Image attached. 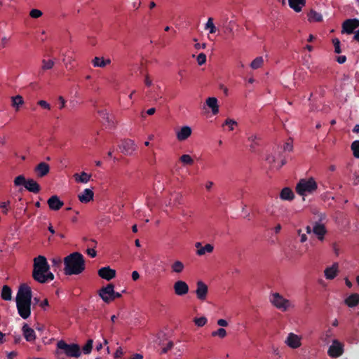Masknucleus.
<instances>
[{
	"label": "nucleus",
	"instance_id": "nucleus-16",
	"mask_svg": "<svg viewBox=\"0 0 359 359\" xmlns=\"http://www.w3.org/2000/svg\"><path fill=\"white\" fill-rule=\"evenodd\" d=\"M312 232L317 236L319 241H323L327 230L323 224L316 222L313 226Z\"/></svg>",
	"mask_w": 359,
	"mask_h": 359
},
{
	"label": "nucleus",
	"instance_id": "nucleus-28",
	"mask_svg": "<svg viewBox=\"0 0 359 359\" xmlns=\"http://www.w3.org/2000/svg\"><path fill=\"white\" fill-rule=\"evenodd\" d=\"M280 198L283 201H292L294 198V195L290 188L285 187L280 193Z\"/></svg>",
	"mask_w": 359,
	"mask_h": 359
},
{
	"label": "nucleus",
	"instance_id": "nucleus-10",
	"mask_svg": "<svg viewBox=\"0 0 359 359\" xmlns=\"http://www.w3.org/2000/svg\"><path fill=\"white\" fill-rule=\"evenodd\" d=\"M114 290V285L108 284L99 290V296L104 302L109 304L113 301Z\"/></svg>",
	"mask_w": 359,
	"mask_h": 359
},
{
	"label": "nucleus",
	"instance_id": "nucleus-50",
	"mask_svg": "<svg viewBox=\"0 0 359 359\" xmlns=\"http://www.w3.org/2000/svg\"><path fill=\"white\" fill-rule=\"evenodd\" d=\"M332 43L334 46V52L336 53H340L341 52L340 48V41L337 38H334L332 39Z\"/></svg>",
	"mask_w": 359,
	"mask_h": 359
},
{
	"label": "nucleus",
	"instance_id": "nucleus-56",
	"mask_svg": "<svg viewBox=\"0 0 359 359\" xmlns=\"http://www.w3.org/2000/svg\"><path fill=\"white\" fill-rule=\"evenodd\" d=\"M217 323L219 326L223 327H226L229 325L228 322L225 319H222V318L217 320Z\"/></svg>",
	"mask_w": 359,
	"mask_h": 359
},
{
	"label": "nucleus",
	"instance_id": "nucleus-57",
	"mask_svg": "<svg viewBox=\"0 0 359 359\" xmlns=\"http://www.w3.org/2000/svg\"><path fill=\"white\" fill-rule=\"evenodd\" d=\"M58 102L60 103L59 109H63L65 107V104H66L65 100L62 96H60L58 97Z\"/></svg>",
	"mask_w": 359,
	"mask_h": 359
},
{
	"label": "nucleus",
	"instance_id": "nucleus-40",
	"mask_svg": "<svg viewBox=\"0 0 359 359\" xmlns=\"http://www.w3.org/2000/svg\"><path fill=\"white\" fill-rule=\"evenodd\" d=\"M227 335L226 330L223 327L219 328L218 330L212 332L211 336L213 337H218L220 339H224Z\"/></svg>",
	"mask_w": 359,
	"mask_h": 359
},
{
	"label": "nucleus",
	"instance_id": "nucleus-15",
	"mask_svg": "<svg viewBox=\"0 0 359 359\" xmlns=\"http://www.w3.org/2000/svg\"><path fill=\"white\" fill-rule=\"evenodd\" d=\"M191 127L184 126L176 131V137L180 142L184 141L191 136Z\"/></svg>",
	"mask_w": 359,
	"mask_h": 359
},
{
	"label": "nucleus",
	"instance_id": "nucleus-44",
	"mask_svg": "<svg viewBox=\"0 0 359 359\" xmlns=\"http://www.w3.org/2000/svg\"><path fill=\"white\" fill-rule=\"evenodd\" d=\"M259 140V137L256 134H251L248 137V141L250 142V148L255 149V146L257 144V141Z\"/></svg>",
	"mask_w": 359,
	"mask_h": 359
},
{
	"label": "nucleus",
	"instance_id": "nucleus-58",
	"mask_svg": "<svg viewBox=\"0 0 359 359\" xmlns=\"http://www.w3.org/2000/svg\"><path fill=\"white\" fill-rule=\"evenodd\" d=\"M271 349H272V353L275 355H276V356H278L279 358L281 357L280 351V350H279V348L278 347L273 346L271 347Z\"/></svg>",
	"mask_w": 359,
	"mask_h": 359
},
{
	"label": "nucleus",
	"instance_id": "nucleus-51",
	"mask_svg": "<svg viewBox=\"0 0 359 359\" xmlns=\"http://www.w3.org/2000/svg\"><path fill=\"white\" fill-rule=\"evenodd\" d=\"M37 104L43 109H45L47 110H50V109H51L50 104L46 100H39L37 102Z\"/></svg>",
	"mask_w": 359,
	"mask_h": 359
},
{
	"label": "nucleus",
	"instance_id": "nucleus-64",
	"mask_svg": "<svg viewBox=\"0 0 359 359\" xmlns=\"http://www.w3.org/2000/svg\"><path fill=\"white\" fill-rule=\"evenodd\" d=\"M130 359H143V355L140 353H135L130 356Z\"/></svg>",
	"mask_w": 359,
	"mask_h": 359
},
{
	"label": "nucleus",
	"instance_id": "nucleus-29",
	"mask_svg": "<svg viewBox=\"0 0 359 359\" xmlns=\"http://www.w3.org/2000/svg\"><path fill=\"white\" fill-rule=\"evenodd\" d=\"M184 264L180 260L174 261L170 265L171 272L174 273H181L184 270Z\"/></svg>",
	"mask_w": 359,
	"mask_h": 359
},
{
	"label": "nucleus",
	"instance_id": "nucleus-47",
	"mask_svg": "<svg viewBox=\"0 0 359 359\" xmlns=\"http://www.w3.org/2000/svg\"><path fill=\"white\" fill-rule=\"evenodd\" d=\"M42 15H43V12L36 8L32 9L29 11V16L34 19L39 18L40 17L42 16Z\"/></svg>",
	"mask_w": 359,
	"mask_h": 359
},
{
	"label": "nucleus",
	"instance_id": "nucleus-24",
	"mask_svg": "<svg viewBox=\"0 0 359 359\" xmlns=\"http://www.w3.org/2000/svg\"><path fill=\"white\" fill-rule=\"evenodd\" d=\"M91 174H88L86 172H81V173H75L74 178L77 183L86 184L91 179Z\"/></svg>",
	"mask_w": 359,
	"mask_h": 359
},
{
	"label": "nucleus",
	"instance_id": "nucleus-34",
	"mask_svg": "<svg viewBox=\"0 0 359 359\" xmlns=\"http://www.w3.org/2000/svg\"><path fill=\"white\" fill-rule=\"evenodd\" d=\"M1 298L5 301H11L12 299V290L8 285H4L1 294Z\"/></svg>",
	"mask_w": 359,
	"mask_h": 359
},
{
	"label": "nucleus",
	"instance_id": "nucleus-19",
	"mask_svg": "<svg viewBox=\"0 0 359 359\" xmlns=\"http://www.w3.org/2000/svg\"><path fill=\"white\" fill-rule=\"evenodd\" d=\"M205 105L210 109L213 115H217L219 113V104L218 100L215 97H209L205 100Z\"/></svg>",
	"mask_w": 359,
	"mask_h": 359
},
{
	"label": "nucleus",
	"instance_id": "nucleus-49",
	"mask_svg": "<svg viewBox=\"0 0 359 359\" xmlns=\"http://www.w3.org/2000/svg\"><path fill=\"white\" fill-rule=\"evenodd\" d=\"M196 61L198 65L201 66L206 62V55L205 53H200L197 57Z\"/></svg>",
	"mask_w": 359,
	"mask_h": 359
},
{
	"label": "nucleus",
	"instance_id": "nucleus-45",
	"mask_svg": "<svg viewBox=\"0 0 359 359\" xmlns=\"http://www.w3.org/2000/svg\"><path fill=\"white\" fill-rule=\"evenodd\" d=\"M351 149L354 156L359 158V140H355L351 144Z\"/></svg>",
	"mask_w": 359,
	"mask_h": 359
},
{
	"label": "nucleus",
	"instance_id": "nucleus-33",
	"mask_svg": "<svg viewBox=\"0 0 359 359\" xmlns=\"http://www.w3.org/2000/svg\"><path fill=\"white\" fill-rule=\"evenodd\" d=\"M12 107L15 111H18L20 107L24 104V100L21 95H15L11 97Z\"/></svg>",
	"mask_w": 359,
	"mask_h": 359
},
{
	"label": "nucleus",
	"instance_id": "nucleus-17",
	"mask_svg": "<svg viewBox=\"0 0 359 359\" xmlns=\"http://www.w3.org/2000/svg\"><path fill=\"white\" fill-rule=\"evenodd\" d=\"M98 275L104 280H110L116 276V271L109 266H104L98 270Z\"/></svg>",
	"mask_w": 359,
	"mask_h": 359
},
{
	"label": "nucleus",
	"instance_id": "nucleus-5",
	"mask_svg": "<svg viewBox=\"0 0 359 359\" xmlns=\"http://www.w3.org/2000/svg\"><path fill=\"white\" fill-rule=\"evenodd\" d=\"M270 303L278 310L286 312L294 309L295 305L290 299L285 298L278 292H273L269 296Z\"/></svg>",
	"mask_w": 359,
	"mask_h": 359
},
{
	"label": "nucleus",
	"instance_id": "nucleus-13",
	"mask_svg": "<svg viewBox=\"0 0 359 359\" xmlns=\"http://www.w3.org/2000/svg\"><path fill=\"white\" fill-rule=\"evenodd\" d=\"M359 27V20L357 19L346 20L342 25L343 32L352 34Z\"/></svg>",
	"mask_w": 359,
	"mask_h": 359
},
{
	"label": "nucleus",
	"instance_id": "nucleus-54",
	"mask_svg": "<svg viewBox=\"0 0 359 359\" xmlns=\"http://www.w3.org/2000/svg\"><path fill=\"white\" fill-rule=\"evenodd\" d=\"M65 66L67 68L69 65H71L72 62L74 61V58L72 56H65L63 59Z\"/></svg>",
	"mask_w": 359,
	"mask_h": 359
},
{
	"label": "nucleus",
	"instance_id": "nucleus-14",
	"mask_svg": "<svg viewBox=\"0 0 359 359\" xmlns=\"http://www.w3.org/2000/svg\"><path fill=\"white\" fill-rule=\"evenodd\" d=\"M328 355L330 357L337 358L343 353V346L341 343L334 341L328 349Z\"/></svg>",
	"mask_w": 359,
	"mask_h": 359
},
{
	"label": "nucleus",
	"instance_id": "nucleus-52",
	"mask_svg": "<svg viewBox=\"0 0 359 359\" xmlns=\"http://www.w3.org/2000/svg\"><path fill=\"white\" fill-rule=\"evenodd\" d=\"M297 233H298L299 236L300 237V242L301 243H304V242H306L307 241L306 233H303L301 229H298L297 230Z\"/></svg>",
	"mask_w": 359,
	"mask_h": 359
},
{
	"label": "nucleus",
	"instance_id": "nucleus-62",
	"mask_svg": "<svg viewBox=\"0 0 359 359\" xmlns=\"http://www.w3.org/2000/svg\"><path fill=\"white\" fill-rule=\"evenodd\" d=\"M17 355H18V353L16 351H11V352L8 353L7 358H8V359H13Z\"/></svg>",
	"mask_w": 359,
	"mask_h": 359
},
{
	"label": "nucleus",
	"instance_id": "nucleus-20",
	"mask_svg": "<svg viewBox=\"0 0 359 359\" xmlns=\"http://www.w3.org/2000/svg\"><path fill=\"white\" fill-rule=\"evenodd\" d=\"M94 193L90 189H85L78 195V198L83 203H88L93 199Z\"/></svg>",
	"mask_w": 359,
	"mask_h": 359
},
{
	"label": "nucleus",
	"instance_id": "nucleus-25",
	"mask_svg": "<svg viewBox=\"0 0 359 359\" xmlns=\"http://www.w3.org/2000/svg\"><path fill=\"white\" fill-rule=\"evenodd\" d=\"M111 63L110 59H104V57H95L92 60V65L94 67L104 68Z\"/></svg>",
	"mask_w": 359,
	"mask_h": 359
},
{
	"label": "nucleus",
	"instance_id": "nucleus-35",
	"mask_svg": "<svg viewBox=\"0 0 359 359\" xmlns=\"http://www.w3.org/2000/svg\"><path fill=\"white\" fill-rule=\"evenodd\" d=\"M100 116L104 121L105 123L107 124L108 126H113L114 121L109 115V114L106 110H101L98 111Z\"/></svg>",
	"mask_w": 359,
	"mask_h": 359
},
{
	"label": "nucleus",
	"instance_id": "nucleus-11",
	"mask_svg": "<svg viewBox=\"0 0 359 359\" xmlns=\"http://www.w3.org/2000/svg\"><path fill=\"white\" fill-rule=\"evenodd\" d=\"M208 287L203 281H198L196 283V294L201 301H205L207 298Z\"/></svg>",
	"mask_w": 359,
	"mask_h": 359
},
{
	"label": "nucleus",
	"instance_id": "nucleus-32",
	"mask_svg": "<svg viewBox=\"0 0 359 359\" xmlns=\"http://www.w3.org/2000/svg\"><path fill=\"white\" fill-rule=\"evenodd\" d=\"M308 20L311 22H321L323 20V15L320 13L311 10L308 13Z\"/></svg>",
	"mask_w": 359,
	"mask_h": 359
},
{
	"label": "nucleus",
	"instance_id": "nucleus-43",
	"mask_svg": "<svg viewBox=\"0 0 359 359\" xmlns=\"http://www.w3.org/2000/svg\"><path fill=\"white\" fill-rule=\"evenodd\" d=\"M238 123L237 122L231 118H226L223 123L224 126H226L229 127V130L232 131L234 130L235 127L237 126Z\"/></svg>",
	"mask_w": 359,
	"mask_h": 359
},
{
	"label": "nucleus",
	"instance_id": "nucleus-12",
	"mask_svg": "<svg viewBox=\"0 0 359 359\" xmlns=\"http://www.w3.org/2000/svg\"><path fill=\"white\" fill-rule=\"evenodd\" d=\"M175 293L178 296H183L188 293L189 286L185 281L177 280L173 285Z\"/></svg>",
	"mask_w": 359,
	"mask_h": 359
},
{
	"label": "nucleus",
	"instance_id": "nucleus-63",
	"mask_svg": "<svg viewBox=\"0 0 359 359\" xmlns=\"http://www.w3.org/2000/svg\"><path fill=\"white\" fill-rule=\"evenodd\" d=\"M132 278L133 280H137L140 278V274L137 271H134L132 272Z\"/></svg>",
	"mask_w": 359,
	"mask_h": 359
},
{
	"label": "nucleus",
	"instance_id": "nucleus-38",
	"mask_svg": "<svg viewBox=\"0 0 359 359\" xmlns=\"http://www.w3.org/2000/svg\"><path fill=\"white\" fill-rule=\"evenodd\" d=\"M183 165H192L194 163V158L189 154H183L180 158Z\"/></svg>",
	"mask_w": 359,
	"mask_h": 359
},
{
	"label": "nucleus",
	"instance_id": "nucleus-18",
	"mask_svg": "<svg viewBox=\"0 0 359 359\" xmlns=\"http://www.w3.org/2000/svg\"><path fill=\"white\" fill-rule=\"evenodd\" d=\"M47 203L49 208L54 211L59 210L64 205L63 201H61L60 198L56 195L50 197L47 201Z\"/></svg>",
	"mask_w": 359,
	"mask_h": 359
},
{
	"label": "nucleus",
	"instance_id": "nucleus-21",
	"mask_svg": "<svg viewBox=\"0 0 359 359\" xmlns=\"http://www.w3.org/2000/svg\"><path fill=\"white\" fill-rule=\"evenodd\" d=\"M22 334L26 341L32 342L36 339V334L34 330L31 328L27 324H25L22 328Z\"/></svg>",
	"mask_w": 359,
	"mask_h": 359
},
{
	"label": "nucleus",
	"instance_id": "nucleus-2",
	"mask_svg": "<svg viewBox=\"0 0 359 359\" xmlns=\"http://www.w3.org/2000/svg\"><path fill=\"white\" fill-rule=\"evenodd\" d=\"M32 276L40 283H45L54 279L55 276L50 271V266L44 256L39 255L34 259Z\"/></svg>",
	"mask_w": 359,
	"mask_h": 359
},
{
	"label": "nucleus",
	"instance_id": "nucleus-46",
	"mask_svg": "<svg viewBox=\"0 0 359 359\" xmlns=\"http://www.w3.org/2000/svg\"><path fill=\"white\" fill-rule=\"evenodd\" d=\"M194 322L198 327H203L207 323L208 320L205 317L202 316L200 318H195L194 319Z\"/></svg>",
	"mask_w": 359,
	"mask_h": 359
},
{
	"label": "nucleus",
	"instance_id": "nucleus-6",
	"mask_svg": "<svg viewBox=\"0 0 359 359\" xmlns=\"http://www.w3.org/2000/svg\"><path fill=\"white\" fill-rule=\"evenodd\" d=\"M317 188V183L313 178L302 179L296 186V191L299 195L304 196L313 193Z\"/></svg>",
	"mask_w": 359,
	"mask_h": 359
},
{
	"label": "nucleus",
	"instance_id": "nucleus-61",
	"mask_svg": "<svg viewBox=\"0 0 359 359\" xmlns=\"http://www.w3.org/2000/svg\"><path fill=\"white\" fill-rule=\"evenodd\" d=\"M48 305L49 304L47 299H45L40 303V306L44 310H46V307H48Z\"/></svg>",
	"mask_w": 359,
	"mask_h": 359
},
{
	"label": "nucleus",
	"instance_id": "nucleus-31",
	"mask_svg": "<svg viewBox=\"0 0 359 359\" xmlns=\"http://www.w3.org/2000/svg\"><path fill=\"white\" fill-rule=\"evenodd\" d=\"M213 250H214L213 245H212L210 243H208V244L205 245L204 246H202V248H200V250H196V254L198 256H203L205 254L212 253L213 252Z\"/></svg>",
	"mask_w": 359,
	"mask_h": 359
},
{
	"label": "nucleus",
	"instance_id": "nucleus-27",
	"mask_svg": "<svg viewBox=\"0 0 359 359\" xmlns=\"http://www.w3.org/2000/svg\"><path fill=\"white\" fill-rule=\"evenodd\" d=\"M25 189L30 192L36 194L40 191V186L33 179H28L25 185Z\"/></svg>",
	"mask_w": 359,
	"mask_h": 359
},
{
	"label": "nucleus",
	"instance_id": "nucleus-36",
	"mask_svg": "<svg viewBox=\"0 0 359 359\" xmlns=\"http://www.w3.org/2000/svg\"><path fill=\"white\" fill-rule=\"evenodd\" d=\"M264 65V58L262 56L255 57L250 63V68L255 70L261 68Z\"/></svg>",
	"mask_w": 359,
	"mask_h": 359
},
{
	"label": "nucleus",
	"instance_id": "nucleus-60",
	"mask_svg": "<svg viewBox=\"0 0 359 359\" xmlns=\"http://www.w3.org/2000/svg\"><path fill=\"white\" fill-rule=\"evenodd\" d=\"M9 41V39L6 36H3L1 39V48H5L8 43Z\"/></svg>",
	"mask_w": 359,
	"mask_h": 359
},
{
	"label": "nucleus",
	"instance_id": "nucleus-41",
	"mask_svg": "<svg viewBox=\"0 0 359 359\" xmlns=\"http://www.w3.org/2000/svg\"><path fill=\"white\" fill-rule=\"evenodd\" d=\"M27 180L25 179V176L22 175L17 176L14 179V185L15 187L24 186L25 187Z\"/></svg>",
	"mask_w": 359,
	"mask_h": 359
},
{
	"label": "nucleus",
	"instance_id": "nucleus-8",
	"mask_svg": "<svg viewBox=\"0 0 359 359\" xmlns=\"http://www.w3.org/2000/svg\"><path fill=\"white\" fill-rule=\"evenodd\" d=\"M267 162L276 169H280L286 162L280 151H274L266 157Z\"/></svg>",
	"mask_w": 359,
	"mask_h": 359
},
{
	"label": "nucleus",
	"instance_id": "nucleus-3",
	"mask_svg": "<svg viewBox=\"0 0 359 359\" xmlns=\"http://www.w3.org/2000/svg\"><path fill=\"white\" fill-rule=\"evenodd\" d=\"M64 273L67 276L79 275L86 269L83 256L78 252H72L64 259Z\"/></svg>",
	"mask_w": 359,
	"mask_h": 359
},
{
	"label": "nucleus",
	"instance_id": "nucleus-53",
	"mask_svg": "<svg viewBox=\"0 0 359 359\" xmlns=\"http://www.w3.org/2000/svg\"><path fill=\"white\" fill-rule=\"evenodd\" d=\"M53 266H59L61 263L62 260L60 257H54L51 259Z\"/></svg>",
	"mask_w": 359,
	"mask_h": 359
},
{
	"label": "nucleus",
	"instance_id": "nucleus-4",
	"mask_svg": "<svg viewBox=\"0 0 359 359\" xmlns=\"http://www.w3.org/2000/svg\"><path fill=\"white\" fill-rule=\"evenodd\" d=\"M81 355V349L78 344H67L63 340L57 341L55 351L57 359H65V355L71 358H79Z\"/></svg>",
	"mask_w": 359,
	"mask_h": 359
},
{
	"label": "nucleus",
	"instance_id": "nucleus-9",
	"mask_svg": "<svg viewBox=\"0 0 359 359\" xmlns=\"http://www.w3.org/2000/svg\"><path fill=\"white\" fill-rule=\"evenodd\" d=\"M121 151L126 155L133 154L137 149V145L133 140L125 139L118 146Z\"/></svg>",
	"mask_w": 359,
	"mask_h": 359
},
{
	"label": "nucleus",
	"instance_id": "nucleus-39",
	"mask_svg": "<svg viewBox=\"0 0 359 359\" xmlns=\"http://www.w3.org/2000/svg\"><path fill=\"white\" fill-rule=\"evenodd\" d=\"M41 62H42L41 69L43 71L52 69L55 65V62L52 59H48V60L43 59Z\"/></svg>",
	"mask_w": 359,
	"mask_h": 359
},
{
	"label": "nucleus",
	"instance_id": "nucleus-7",
	"mask_svg": "<svg viewBox=\"0 0 359 359\" xmlns=\"http://www.w3.org/2000/svg\"><path fill=\"white\" fill-rule=\"evenodd\" d=\"M303 337L294 332H289L284 344L291 349H298L302 346Z\"/></svg>",
	"mask_w": 359,
	"mask_h": 359
},
{
	"label": "nucleus",
	"instance_id": "nucleus-26",
	"mask_svg": "<svg viewBox=\"0 0 359 359\" xmlns=\"http://www.w3.org/2000/svg\"><path fill=\"white\" fill-rule=\"evenodd\" d=\"M306 0H288L289 6L295 12H300L304 6Z\"/></svg>",
	"mask_w": 359,
	"mask_h": 359
},
{
	"label": "nucleus",
	"instance_id": "nucleus-30",
	"mask_svg": "<svg viewBox=\"0 0 359 359\" xmlns=\"http://www.w3.org/2000/svg\"><path fill=\"white\" fill-rule=\"evenodd\" d=\"M345 304L349 307H354L359 304V294L354 293L345 299Z\"/></svg>",
	"mask_w": 359,
	"mask_h": 359
},
{
	"label": "nucleus",
	"instance_id": "nucleus-59",
	"mask_svg": "<svg viewBox=\"0 0 359 359\" xmlns=\"http://www.w3.org/2000/svg\"><path fill=\"white\" fill-rule=\"evenodd\" d=\"M86 252L91 257H95L97 255V252L93 248L87 249Z\"/></svg>",
	"mask_w": 359,
	"mask_h": 359
},
{
	"label": "nucleus",
	"instance_id": "nucleus-42",
	"mask_svg": "<svg viewBox=\"0 0 359 359\" xmlns=\"http://www.w3.org/2000/svg\"><path fill=\"white\" fill-rule=\"evenodd\" d=\"M0 208L1 209L3 214L7 215L11 208V201L9 200L6 201H1Z\"/></svg>",
	"mask_w": 359,
	"mask_h": 359
},
{
	"label": "nucleus",
	"instance_id": "nucleus-48",
	"mask_svg": "<svg viewBox=\"0 0 359 359\" xmlns=\"http://www.w3.org/2000/svg\"><path fill=\"white\" fill-rule=\"evenodd\" d=\"M93 347V340H88L83 347V351L85 354H88L91 352Z\"/></svg>",
	"mask_w": 359,
	"mask_h": 359
},
{
	"label": "nucleus",
	"instance_id": "nucleus-1",
	"mask_svg": "<svg viewBox=\"0 0 359 359\" xmlns=\"http://www.w3.org/2000/svg\"><path fill=\"white\" fill-rule=\"evenodd\" d=\"M32 292L31 287L27 284L20 285L15 297L16 308L19 316L27 319L31 316Z\"/></svg>",
	"mask_w": 359,
	"mask_h": 359
},
{
	"label": "nucleus",
	"instance_id": "nucleus-22",
	"mask_svg": "<svg viewBox=\"0 0 359 359\" xmlns=\"http://www.w3.org/2000/svg\"><path fill=\"white\" fill-rule=\"evenodd\" d=\"M338 264L334 263L332 266L327 267L324 271L326 279L332 280L338 273Z\"/></svg>",
	"mask_w": 359,
	"mask_h": 359
},
{
	"label": "nucleus",
	"instance_id": "nucleus-37",
	"mask_svg": "<svg viewBox=\"0 0 359 359\" xmlns=\"http://www.w3.org/2000/svg\"><path fill=\"white\" fill-rule=\"evenodd\" d=\"M204 28L205 30H208L210 34H215L217 32V28L212 18H209L208 19Z\"/></svg>",
	"mask_w": 359,
	"mask_h": 359
},
{
	"label": "nucleus",
	"instance_id": "nucleus-55",
	"mask_svg": "<svg viewBox=\"0 0 359 359\" xmlns=\"http://www.w3.org/2000/svg\"><path fill=\"white\" fill-rule=\"evenodd\" d=\"M173 346V343L172 341H169L166 346L162 349V353H167L169 350H170Z\"/></svg>",
	"mask_w": 359,
	"mask_h": 359
},
{
	"label": "nucleus",
	"instance_id": "nucleus-23",
	"mask_svg": "<svg viewBox=\"0 0 359 359\" xmlns=\"http://www.w3.org/2000/svg\"><path fill=\"white\" fill-rule=\"evenodd\" d=\"M50 171V167L49 165L44 162L40 163L36 168H35V172H36V175L39 177H42L45 175H46Z\"/></svg>",
	"mask_w": 359,
	"mask_h": 359
}]
</instances>
